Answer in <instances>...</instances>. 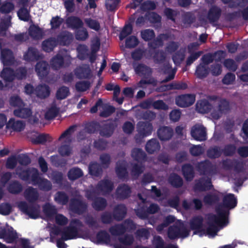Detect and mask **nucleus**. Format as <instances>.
<instances>
[{"label": "nucleus", "instance_id": "nucleus-57", "mask_svg": "<svg viewBox=\"0 0 248 248\" xmlns=\"http://www.w3.org/2000/svg\"><path fill=\"white\" fill-rule=\"evenodd\" d=\"M96 239L100 243H108L110 241L109 234L105 230H101L96 234Z\"/></svg>", "mask_w": 248, "mask_h": 248}, {"label": "nucleus", "instance_id": "nucleus-25", "mask_svg": "<svg viewBox=\"0 0 248 248\" xmlns=\"http://www.w3.org/2000/svg\"><path fill=\"white\" fill-rule=\"evenodd\" d=\"M223 207L232 209L235 207L237 204V199L233 194L229 193L225 195L222 200Z\"/></svg>", "mask_w": 248, "mask_h": 248}, {"label": "nucleus", "instance_id": "nucleus-20", "mask_svg": "<svg viewBox=\"0 0 248 248\" xmlns=\"http://www.w3.org/2000/svg\"><path fill=\"white\" fill-rule=\"evenodd\" d=\"M137 126L138 133L142 138L147 137L152 134L153 127L151 123L140 122L138 123Z\"/></svg>", "mask_w": 248, "mask_h": 248}, {"label": "nucleus", "instance_id": "nucleus-43", "mask_svg": "<svg viewBox=\"0 0 248 248\" xmlns=\"http://www.w3.org/2000/svg\"><path fill=\"white\" fill-rule=\"evenodd\" d=\"M89 172L92 176L98 177L102 174V169L96 162H91L89 166Z\"/></svg>", "mask_w": 248, "mask_h": 248}, {"label": "nucleus", "instance_id": "nucleus-35", "mask_svg": "<svg viewBox=\"0 0 248 248\" xmlns=\"http://www.w3.org/2000/svg\"><path fill=\"white\" fill-rule=\"evenodd\" d=\"M107 205L108 203L106 199L101 197L96 198L92 203L93 208L97 211L104 210Z\"/></svg>", "mask_w": 248, "mask_h": 248}, {"label": "nucleus", "instance_id": "nucleus-29", "mask_svg": "<svg viewBox=\"0 0 248 248\" xmlns=\"http://www.w3.org/2000/svg\"><path fill=\"white\" fill-rule=\"evenodd\" d=\"M78 235L77 228L74 226H69L63 229L62 238L68 240L76 238Z\"/></svg>", "mask_w": 248, "mask_h": 248}, {"label": "nucleus", "instance_id": "nucleus-53", "mask_svg": "<svg viewBox=\"0 0 248 248\" xmlns=\"http://www.w3.org/2000/svg\"><path fill=\"white\" fill-rule=\"evenodd\" d=\"M32 111L29 108H21L14 110V114L21 118H27L31 116Z\"/></svg>", "mask_w": 248, "mask_h": 248}, {"label": "nucleus", "instance_id": "nucleus-28", "mask_svg": "<svg viewBox=\"0 0 248 248\" xmlns=\"http://www.w3.org/2000/svg\"><path fill=\"white\" fill-rule=\"evenodd\" d=\"M0 76L6 83L12 82L15 79L14 70L9 67H4Z\"/></svg>", "mask_w": 248, "mask_h": 248}, {"label": "nucleus", "instance_id": "nucleus-55", "mask_svg": "<svg viewBox=\"0 0 248 248\" xmlns=\"http://www.w3.org/2000/svg\"><path fill=\"white\" fill-rule=\"evenodd\" d=\"M237 150L235 144L229 143L224 146L222 152L225 156H232L235 154Z\"/></svg>", "mask_w": 248, "mask_h": 248}, {"label": "nucleus", "instance_id": "nucleus-58", "mask_svg": "<svg viewBox=\"0 0 248 248\" xmlns=\"http://www.w3.org/2000/svg\"><path fill=\"white\" fill-rule=\"evenodd\" d=\"M70 94L68 87L62 86L57 91L56 97L58 100H62L66 98Z\"/></svg>", "mask_w": 248, "mask_h": 248}, {"label": "nucleus", "instance_id": "nucleus-60", "mask_svg": "<svg viewBox=\"0 0 248 248\" xmlns=\"http://www.w3.org/2000/svg\"><path fill=\"white\" fill-rule=\"evenodd\" d=\"M209 73L208 68L206 67L205 65L200 64L196 68V74L198 78H203L207 76Z\"/></svg>", "mask_w": 248, "mask_h": 248}, {"label": "nucleus", "instance_id": "nucleus-14", "mask_svg": "<svg viewBox=\"0 0 248 248\" xmlns=\"http://www.w3.org/2000/svg\"><path fill=\"white\" fill-rule=\"evenodd\" d=\"M173 134V129L168 126H161L157 131V137L162 141L169 140L172 137Z\"/></svg>", "mask_w": 248, "mask_h": 248}, {"label": "nucleus", "instance_id": "nucleus-27", "mask_svg": "<svg viewBox=\"0 0 248 248\" xmlns=\"http://www.w3.org/2000/svg\"><path fill=\"white\" fill-rule=\"evenodd\" d=\"M25 127V124L22 121H16L15 118H11L6 124V128L11 129L14 131L20 132Z\"/></svg>", "mask_w": 248, "mask_h": 248}, {"label": "nucleus", "instance_id": "nucleus-47", "mask_svg": "<svg viewBox=\"0 0 248 248\" xmlns=\"http://www.w3.org/2000/svg\"><path fill=\"white\" fill-rule=\"evenodd\" d=\"M203 224V218L201 216L194 217L190 222V228L192 230L201 231Z\"/></svg>", "mask_w": 248, "mask_h": 248}, {"label": "nucleus", "instance_id": "nucleus-50", "mask_svg": "<svg viewBox=\"0 0 248 248\" xmlns=\"http://www.w3.org/2000/svg\"><path fill=\"white\" fill-rule=\"evenodd\" d=\"M154 245V248H178L177 246L172 244L165 245L164 241L160 236H157L155 238Z\"/></svg>", "mask_w": 248, "mask_h": 248}, {"label": "nucleus", "instance_id": "nucleus-3", "mask_svg": "<svg viewBox=\"0 0 248 248\" xmlns=\"http://www.w3.org/2000/svg\"><path fill=\"white\" fill-rule=\"evenodd\" d=\"M17 207L22 212L31 219H37L40 217V209L38 204L20 201L18 203Z\"/></svg>", "mask_w": 248, "mask_h": 248}, {"label": "nucleus", "instance_id": "nucleus-34", "mask_svg": "<svg viewBox=\"0 0 248 248\" xmlns=\"http://www.w3.org/2000/svg\"><path fill=\"white\" fill-rule=\"evenodd\" d=\"M7 190L10 193L16 195L22 191L23 186L19 181L13 180L8 185Z\"/></svg>", "mask_w": 248, "mask_h": 248}, {"label": "nucleus", "instance_id": "nucleus-31", "mask_svg": "<svg viewBox=\"0 0 248 248\" xmlns=\"http://www.w3.org/2000/svg\"><path fill=\"white\" fill-rule=\"evenodd\" d=\"M58 43L55 37H49L42 42V48L46 52L52 51Z\"/></svg>", "mask_w": 248, "mask_h": 248}, {"label": "nucleus", "instance_id": "nucleus-40", "mask_svg": "<svg viewBox=\"0 0 248 248\" xmlns=\"http://www.w3.org/2000/svg\"><path fill=\"white\" fill-rule=\"evenodd\" d=\"M25 197L30 202H32L37 200L39 196L36 189L31 186L27 188L24 192Z\"/></svg>", "mask_w": 248, "mask_h": 248}, {"label": "nucleus", "instance_id": "nucleus-22", "mask_svg": "<svg viewBox=\"0 0 248 248\" xmlns=\"http://www.w3.org/2000/svg\"><path fill=\"white\" fill-rule=\"evenodd\" d=\"M131 193V189L127 184L119 185L117 188L116 194L120 200H124L129 198Z\"/></svg>", "mask_w": 248, "mask_h": 248}, {"label": "nucleus", "instance_id": "nucleus-7", "mask_svg": "<svg viewBox=\"0 0 248 248\" xmlns=\"http://www.w3.org/2000/svg\"><path fill=\"white\" fill-rule=\"evenodd\" d=\"M222 167L226 170H233L235 172L240 173L243 171L244 165L243 162L237 159L227 158L222 161Z\"/></svg>", "mask_w": 248, "mask_h": 248}, {"label": "nucleus", "instance_id": "nucleus-63", "mask_svg": "<svg viewBox=\"0 0 248 248\" xmlns=\"http://www.w3.org/2000/svg\"><path fill=\"white\" fill-rule=\"evenodd\" d=\"M166 58V55L163 50H156L153 56V59L155 63H163Z\"/></svg>", "mask_w": 248, "mask_h": 248}, {"label": "nucleus", "instance_id": "nucleus-30", "mask_svg": "<svg viewBox=\"0 0 248 248\" xmlns=\"http://www.w3.org/2000/svg\"><path fill=\"white\" fill-rule=\"evenodd\" d=\"M63 57L60 54H57L50 61L51 68L55 70H58L62 68L64 65Z\"/></svg>", "mask_w": 248, "mask_h": 248}, {"label": "nucleus", "instance_id": "nucleus-4", "mask_svg": "<svg viewBox=\"0 0 248 248\" xmlns=\"http://www.w3.org/2000/svg\"><path fill=\"white\" fill-rule=\"evenodd\" d=\"M69 208L72 212L80 215L86 212L88 205L85 202L79 198H72L70 200Z\"/></svg>", "mask_w": 248, "mask_h": 248}, {"label": "nucleus", "instance_id": "nucleus-6", "mask_svg": "<svg viewBox=\"0 0 248 248\" xmlns=\"http://www.w3.org/2000/svg\"><path fill=\"white\" fill-rule=\"evenodd\" d=\"M213 187L211 178L202 177L195 181L193 189L195 191L203 192L210 190Z\"/></svg>", "mask_w": 248, "mask_h": 248}, {"label": "nucleus", "instance_id": "nucleus-37", "mask_svg": "<svg viewBox=\"0 0 248 248\" xmlns=\"http://www.w3.org/2000/svg\"><path fill=\"white\" fill-rule=\"evenodd\" d=\"M66 23L69 27L75 29L81 28L83 26L82 20L79 17L75 16L68 17L66 19Z\"/></svg>", "mask_w": 248, "mask_h": 248}, {"label": "nucleus", "instance_id": "nucleus-10", "mask_svg": "<svg viewBox=\"0 0 248 248\" xmlns=\"http://www.w3.org/2000/svg\"><path fill=\"white\" fill-rule=\"evenodd\" d=\"M195 95L194 94H184L175 98V104L181 108H186L192 105L195 101Z\"/></svg>", "mask_w": 248, "mask_h": 248}, {"label": "nucleus", "instance_id": "nucleus-61", "mask_svg": "<svg viewBox=\"0 0 248 248\" xmlns=\"http://www.w3.org/2000/svg\"><path fill=\"white\" fill-rule=\"evenodd\" d=\"M144 170V166L141 163H134L132 164L131 174L132 176L138 177Z\"/></svg>", "mask_w": 248, "mask_h": 248}, {"label": "nucleus", "instance_id": "nucleus-46", "mask_svg": "<svg viewBox=\"0 0 248 248\" xmlns=\"http://www.w3.org/2000/svg\"><path fill=\"white\" fill-rule=\"evenodd\" d=\"M131 156L133 159L138 162L145 161L146 159L145 153L140 148H135L131 152Z\"/></svg>", "mask_w": 248, "mask_h": 248}, {"label": "nucleus", "instance_id": "nucleus-5", "mask_svg": "<svg viewBox=\"0 0 248 248\" xmlns=\"http://www.w3.org/2000/svg\"><path fill=\"white\" fill-rule=\"evenodd\" d=\"M38 170H35L32 176V184L38 185L39 188L44 191H49L52 189V186L51 182L47 179L41 178L39 176Z\"/></svg>", "mask_w": 248, "mask_h": 248}, {"label": "nucleus", "instance_id": "nucleus-19", "mask_svg": "<svg viewBox=\"0 0 248 248\" xmlns=\"http://www.w3.org/2000/svg\"><path fill=\"white\" fill-rule=\"evenodd\" d=\"M75 74L78 79H89L92 76V72L88 65L84 64L76 68Z\"/></svg>", "mask_w": 248, "mask_h": 248}, {"label": "nucleus", "instance_id": "nucleus-41", "mask_svg": "<svg viewBox=\"0 0 248 248\" xmlns=\"http://www.w3.org/2000/svg\"><path fill=\"white\" fill-rule=\"evenodd\" d=\"M219 201V196L217 194L213 193H207L203 198V202L207 205H214L217 203Z\"/></svg>", "mask_w": 248, "mask_h": 248}, {"label": "nucleus", "instance_id": "nucleus-24", "mask_svg": "<svg viewBox=\"0 0 248 248\" xmlns=\"http://www.w3.org/2000/svg\"><path fill=\"white\" fill-rule=\"evenodd\" d=\"M182 172L186 181H191L195 177L194 167L189 163H186L182 165Z\"/></svg>", "mask_w": 248, "mask_h": 248}, {"label": "nucleus", "instance_id": "nucleus-56", "mask_svg": "<svg viewBox=\"0 0 248 248\" xmlns=\"http://www.w3.org/2000/svg\"><path fill=\"white\" fill-rule=\"evenodd\" d=\"M43 211L44 214L48 217H53L57 214V210L55 207L49 203L43 205Z\"/></svg>", "mask_w": 248, "mask_h": 248}, {"label": "nucleus", "instance_id": "nucleus-45", "mask_svg": "<svg viewBox=\"0 0 248 248\" xmlns=\"http://www.w3.org/2000/svg\"><path fill=\"white\" fill-rule=\"evenodd\" d=\"M29 34L33 39H39L43 35L42 30L38 26H31L29 29Z\"/></svg>", "mask_w": 248, "mask_h": 248}, {"label": "nucleus", "instance_id": "nucleus-64", "mask_svg": "<svg viewBox=\"0 0 248 248\" xmlns=\"http://www.w3.org/2000/svg\"><path fill=\"white\" fill-rule=\"evenodd\" d=\"M223 65L229 71L234 72L238 68V65L232 59H226L223 62Z\"/></svg>", "mask_w": 248, "mask_h": 248}, {"label": "nucleus", "instance_id": "nucleus-11", "mask_svg": "<svg viewBox=\"0 0 248 248\" xmlns=\"http://www.w3.org/2000/svg\"><path fill=\"white\" fill-rule=\"evenodd\" d=\"M191 135L197 141H205L207 139L206 128L203 125L195 124L191 128Z\"/></svg>", "mask_w": 248, "mask_h": 248}, {"label": "nucleus", "instance_id": "nucleus-62", "mask_svg": "<svg viewBox=\"0 0 248 248\" xmlns=\"http://www.w3.org/2000/svg\"><path fill=\"white\" fill-rule=\"evenodd\" d=\"M116 173L120 179L124 180L128 178V173L127 169L122 165H117L116 167Z\"/></svg>", "mask_w": 248, "mask_h": 248}, {"label": "nucleus", "instance_id": "nucleus-8", "mask_svg": "<svg viewBox=\"0 0 248 248\" xmlns=\"http://www.w3.org/2000/svg\"><path fill=\"white\" fill-rule=\"evenodd\" d=\"M197 168L201 175L211 176L216 172V167L208 160H205L198 162Z\"/></svg>", "mask_w": 248, "mask_h": 248}, {"label": "nucleus", "instance_id": "nucleus-51", "mask_svg": "<svg viewBox=\"0 0 248 248\" xmlns=\"http://www.w3.org/2000/svg\"><path fill=\"white\" fill-rule=\"evenodd\" d=\"M222 153V150L218 146L210 147L207 151V155L211 159H216L219 157Z\"/></svg>", "mask_w": 248, "mask_h": 248}, {"label": "nucleus", "instance_id": "nucleus-15", "mask_svg": "<svg viewBox=\"0 0 248 248\" xmlns=\"http://www.w3.org/2000/svg\"><path fill=\"white\" fill-rule=\"evenodd\" d=\"M56 40L57 43L61 46H68L71 44L73 39V34L67 31L61 32L57 36Z\"/></svg>", "mask_w": 248, "mask_h": 248}, {"label": "nucleus", "instance_id": "nucleus-23", "mask_svg": "<svg viewBox=\"0 0 248 248\" xmlns=\"http://www.w3.org/2000/svg\"><path fill=\"white\" fill-rule=\"evenodd\" d=\"M127 213V208L123 204L117 205L113 209V217L116 221H121L125 217Z\"/></svg>", "mask_w": 248, "mask_h": 248}, {"label": "nucleus", "instance_id": "nucleus-33", "mask_svg": "<svg viewBox=\"0 0 248 248\" xmlns=\"http://www.w3.org/2000/svg\"><path fill=\"white\" fill-rule=\"evenodd\" d=\"M160 149V145L156 139H152L148 140L145 146V150L149 154H153L158 151Z\"/></svg>", "mask_w": 248, "mask_h": 248}, {"label": "nucleus", "instance_id": "nucleus-17", "mask_svg": "<svg viewBox=\"0 0 248 248\" xmlns=\"http://www.w3.org/2000/svg\"><path fill=\"white\" fill-rule=\"evenodd\" d=\"M221 9L217 5L212 6L208 12L207 18L211 24H214L218 22L221 15Z\"/></svg>", "mask_w": 248, "mask_h": 248}, {"label": "nucleus", "instance_id": "nucleus-32", "mask_svg": "<svg viewBox=\"0 0 248 248\" xmlns=\"http://www.w3.org/2000/svg\"><path fill=\"white\" fill-rule=\"evenodd\" d=\"M196 109L202 113H207L212 108V105L206 99H202L198 101L196 105Z\"/></svg>", "mask_w": 248, "mask_h": 248}, {"label": "nucleus", "instance_id": "nucleus-42", "mask_svg": "<svg viewBox=\"0 0 248 248\" xmlns=\"http://www.w3.org/2000/svg\"><path fill=\"white\" fill-rule=\"evenodd\" d=\"M109 232L112 236H121L125 232V228L122 223L117 224L110 227Z\"/></svg>", "mask_w": 248, "mask_h": 248}, {"label": "nucleus", "instance_id": "nucleus-52", "mask_svg": "<svg viewBox=\"0 0 248 248\" xmlns=\"http://www.w3.org/2000/svg\"><path fill=\"white\" fill-rule=\"evenodd\" d=\"M55 201L59 204L65 205L69 201V197L64 191H58L54 197Z\"/></svg>", "mask_w": 248, "mask_h": 248}, {"label": "nucleus", "instance_id": "nucleus-1", "mask_svg": "<svg viewBox=\"0 0 248 248\" xmlns=\"http://www.w3.org/2000/svg\"><path fill=\"white\" fill-rule=\"evenodd\" d=\"M216 214H209L208 217L219 227L222 228L229 224V211L225 209L221 205L216 208Z\"/></svg>", "mask_w": 248, "mask_h": 248}, {"label": "nucleus", "instance_id": "nucleus-2", "mask_svg": "<svg viewBox=\"0 0 248 248\" xmlns=\"http://www.w3.org/2000/svg\"><path fill=\"white\" fill-rule=\"evenodd\" d=\"M76 126L73 125L69 126L65 130L59 138V140H61L64 138H66L65 142H67L68 144L62 143L58 149L59 154L62 156H69L71 153V148L70 146V143L72 140L70 136L75 130Z\"/></svg>", "mask_w": 248, "mask_h": 248}, {"label": "nucleus", "instance_id": "nucleus-36", "mask_svg": "<svg viewBox=\"0 0 248 248\" xmlns=\"http://www.w3.org/2000/svg\"><path fill=\"white\" fill-rule=\"evenodd\" d=\"M35 91L36 96L41 99H45L47 97L50 93L49 87L46 84L38 86Z\"/></svg>", "mask_w": 248, "mask_h": 248}, {"label": "nucleus", "instance_id": "nucleus-9", "mask_svg": "<svg viewBox=\"0 0 248 248\" xmlns=\"http://www.w3.org/2000/svg\"><path fill=\"white\" fill-rule=\"evenodd\" d=\"M188 232L186 228L177 225L170 226L168 229V235L170 239H175L179 237H186Z\"/></svg>", "mask_w": 248, "mask_h": 248}, {"label": "nucleus", "instance_id": "nucleus-21", "mask_svg": "<svg viewBox=\"0 0 248 248\" xmlns=\"http://www.w3.org/2000/svg\"><path fill=\"white\" fill-rule=\"evenodd\" d=\"M1 61L4 65L11 66L14 64L15 57L13 51L9 48H4L1 51Z\"/></svg>", "mask_w": 248, "mask_h": 248}, {"label": "nucleus", "instance_id": "nucleus-38", "mask_svg": "<svg viewBox=\"0 0 248 248\" xmlns=\"http://www.w3.org/2000/svg\"><path fill=\"white\" fill-rule=\"evenodd\" d=\"M168 181L171 186L175 188H180L184 184L182 177L175 173H172L170 175Z\"/></svg>", "mask_w": 248, "mask_h": 248}, {"label": "nucleus", "instance_id": "nucleus-59", "mask_svg": "<svg viewBox=\"0 0 248 248\" xmlns=\"http://www.w3.org/2000/svg\"><path fill=\"white\" fill-rule=\"evenodd\" d=\"M133 26L130 23L125 24L120 32L119 37L121 41L123 40L128 35H130L133 31Z\"/></svg>", "mask_w": 248, "mask_h": 248}, {"label": "nucleus", "instance_id": "nucleus-44", "mask_svg": "<svg viewBox=\"0 0 248 248\" xmlns=\"http://www.w3.org/2000/svg\"><path fill=\"white\" fill-rule=\"evenodd\" d=\"M83 175L82 170L78 167H74L70 169L68 172L67 176L70 180H76Z\"/></svg>", "mask_w": 248, "mask_h": 248}, {"label": "nucleus", "instance_id": "nucleus-26", "mask_svg": "<svg viewBox=\"0 0 248 248\" xmlns=\"http://www.w3.org/2000/svg\"><path fill=\"white\" fill-rule=\"evenodd\" d=\"M35 170H38L35 168H28L26 170H21L19 171H17L16 174L19 178L25 182H29L31 180L32 182L33 174L35 173Z\"/></svg>", "mask_w": 248, "mask_h": 248}, {"label": "nucleus", "instance_id": "nucleus-16", "mask_svg": "<svg viewBox=\"0 0 248 248\" xmlns=\"http://www.w3.org/2000/svg\"><path fill=\"white\" fill-rule=\"evenodd\" d=\"M42 58L38 50L33 46H30L23 55V59L27 62H35Z\"/></svg>", "mask_w": 248, "mask_h": 248}, {"label": "nucleus", "instance_id": "nucleus-49", "mask_svg": "<svg viewBox=\"0 0 248 248\" xmlns=\"http://www.w3.org/2000/svg\"><path fill=\"white\" fill-rule=\"evenodd\" d=\"M115 125L113 123H109L105 124L100 131V134L102 136L110 137L113 133L115 129Z\"/></svg>", "mask_w": 248, "mask_h": 248}, {"label": "nucleus", "instance_id": "nucleus-48", "mask_svg": "<svg viewBox=\"0 0 248 248\" xmlns=\"http://www.w3.org/2000/svg\"><path fill=\"white\" fill-rule=\"evenodd\" d=\"M207 224L208 226L205 230L206 233L212 236H216L219 231L218 226L214 222L211 221L208 217H207Z\"/></svg>", "mask_w": 248, "mask_h": 248}, {"label": "nucleus", "instance_id": "nucleus-39", "mask_svg": "<svg viewBox=\"0 0 248 248\" xmlns=\"http://www.w3.org/2000/svg\"><path fill=\"white\" fill-rule=\"evenodd\" d=\"M134 69L136 73L140 76L146 77L150 76L152 74L151 69L142 63L138 64Z\"/></svg>", "mask_w": 248, "mask_h": 248}, {"label": "nucleus", "instance_id": "nucleus-54", "mask_svg": "<svg viewBox=\"0 0 248 248\" xmlns=\"http://www.w3.org/2000/svg\"><path fill=\"white\" fill-rule=\"evenodd\" d=\"M230 109L229 102L225 98L221 99L218 105V111L220 114L227 113Z\"/></svg>", "mask_w": 248, "mask_h": 248}, {"label": "nucleus", "instance_id": "nucleus-12", "mask_svg": "<svg viewBox=\"0 0 248 248\" xmlns=\"http://www.w3.org/2000/svg\"><path fill=\"white\" fill-rule=\"evenodd\" d=\"M0 238L3 239L7 243H13L18 238L17 232L13 228L6 230L5 228H0Z\"/></svg>", "mask_w": 248, "mask_h": 248}, {"label": "nucleus", "instance_id": "nucleus-13", "mask_svg": "<svg viewBox=\"0 0 248 248\" xmlns=\"http://www.w3.org/2000/svg\"><path fill=\"white\" fill-rule=\"evenodd\" d=\"M114 187L113 183L107 179L100 180L96 185L95 188L103 194H109L112 191Z\"/></svg>", "mask_w": 248, "mask_h": 248}, {"label": "nucleus", "instance_id": "nucleus-18", "mask_svg": "<svg viewBox=\"0 0 248 248\" xmlns=\"http://www.w3.org/2000/svg\"><path fill=\"white\" fill-rule=\"evenodd\" d=\"M35 71L40 78H43L46 77L49 73V64L46 61H39L35 65Z\"/></svg>", "mask_w": 248, "mask_h": 248}]
</instances>
